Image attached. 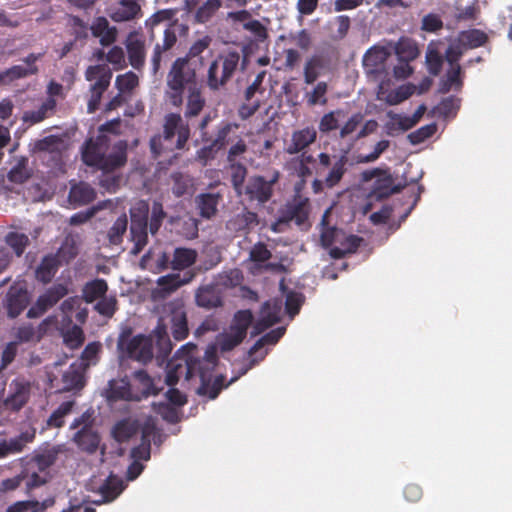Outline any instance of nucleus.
<instances>
[{
  "label": "nucleus",
  "instance_id": "f257e3e1",
  "mask_svg": "<svg viewBox=\"0 0 512 512\" xmlns=\"http://www.w3.org/2000/svg\"><path fill=\"white\" fill-rule=\"evenodd\" d=\"M168 329L176 341L189 336L188 318L182 300L175 299L163 305L156 328L150 335L132 336V328L122 329L117 340V349L121 357L147 364L153 359L162 366L169 358L173 344Z\"/></svg>",
  "mask_w": 512,
  "mask_h": 512
},
{
  "label": "nucleus",
  "instance_id": "f03ea898",
  "mask_svg": "<svg viewBox=\"0 0 512 512\" xmlns=\"http://www.w3.org/2000/svg\"><path fill=\"white\" fill-rule=\"evenodd\" d=\"M107 146L101 138L86 141L82 150V160L90 167L97 168L103 173H111L127 162V143L119 141L113 147V151L106 155Z\"/></svg>",
  "mask_w": 512,
  "mask_h": 512
},
{
  "label": "nucleus",
  "instance_id": "7ed1b4c3",
  "mask_svg": "<svg viewBox=\"0 0 512 512\" xmlns=\"http://www.w3.org/2000/svg\"><path fill=\"white\" fill-rule=\"evenodd\" d=\"M168 91L166 96L174 107L183 104V93L200 86L197 81L196 65L188 58H177L171 65L166 77Z\"/></svg>",
  "mask_w": 512,
  "mask_h": 512
},
{
  "label": "nucleus",
  "instance_id": "20e7f679",
  "mask_svg": "<svg viewBox=\"0 0 512 512\" xmlns=\"http://www.w3.org/2000/svg\"><path fill=\"white\" fill-rule=\"evenodd\" d=\"M246 67V57L236 49H227L217 55L210 63L206 83L210 90L217 91L227 85L236 71Z\"/></svg>",
  "mask_w": 512,
  "mask_h": 512
},
{
  "label": "nucleus",
  "instance_id": "39448f33",
  "mask_svg": "<svg viewBox=\"0 0 512 512\" xmlns=\"http://www.w3.org/2000/svg\"><path fill=\"white\" fill-rule=\"evenodd\" d=\"M134 384L131 386L124 383L121 387L111 389V397L129 401H140L150 395H156L158 389L155 387L153 379L143 369L133 373Z\"/></svg>",
  "mask_w": 512,
  "mask_h": 512
},
{
  "label": "nucleus",
  "instance_id": "423d86ee",
  "mask_svg": "<svg viewBox=\"0 0 512 512\" xmlns=\"http://www.w3.org/2000/svg\"><path fill=\"white\" fill-rule=\"evenodd\" d=\"M112 71L105 64H97L89 66L85 71V79L87 81H94L90 86V98L88 100V111L95 112L100 105L103 93L108 89L111 79Z\"/></svg>",
  "mask_w": 512,
  "mask_h": 512
},
{
  "label": "nucleus",
  "instance_id": "0eeeda50",
  "mask_svg": "<svg viewBox=\"0 0 512 512\" xmlns=\"http://www.w3.org/2000/svg\"><path fill=\"white\" fill-rule=\"evenodd\" d=\"M158 418H146L141 428V443L132 448L131 457L136 461H147L151 457V442L156 446H160L167 435L163 428L158 426L156 422Z\"/></svg>",
  "mask_w": 512,
  "mask_h": 512
},
{
  "label": "nucleus",
  "instance_id": "6e6552de",
  "mask_svg": "<svg viewBox=\"0 0 512 512\" xmlns=\"http://www.w3.org/2000/svg\"><path fill=\"white\" fill-rule=\"evenodd\" d=\"M348 157L346 154L340 156H331L328 153L321 152L318 155V165L316 173L321 176L323 171L330 167L329 172L323 178L325 187L332 189L337 186L347 172Z\"/></svg>",
  "mask_w": 512,
  "mask_h": 512
},
{
  "label": "nucleus",
  "instance_id": "1a4fd4ad",
  "mask_svg": "<svg viewBox=\"0 0 512 512\" xmlns=\"http://www.w3.org/2000/svg\"><path fill=\"white\" fill-rule=\"evenodd\" d=\"M130 234L134 246L131 253L138 255L148 242V205L143 203L139 207L131 209Z\"/></svg>",
  "mask_w": 512,
  "mask_h": 512
},
{
  "label": "nucleus",
  "instance_id": "9d476101",
  "mask_svg": "<svg viewBox=\"0 0 512 512\" xmlns=\"http://www.w3.org/2000/svg\"><path fill=\"white\" fill-rule=\"evenodd\" d=\"M176 135L175 148L182 150L190 138V127L180 114L169 113L164 118L162 137L164 141L171 142Z\"/></svg>",
  "mask_w": 512,
  "mask_h": 512
},
{
  "label": "nucleus",
  "instance_id": "9b49d317",
  "mask_svg": "<svg viewBox=\"0 0 512 512\" xmlns=\"http://www.w3.org/2000/svg\"><path fill=\"white\" fill-rule=\"evenodd\" d=\"M167 362V371L165 376V383L174 387L181 375H185L187 380L193 378L197 374H201V362L199 359L195 357H188L185 359V363L180 362L176 359H172L168 361V359L164 362Z\"/></svg>",
  "mask_w": 512,
  "mask_h": 512
},
{
  "label": "nucleus",
  "instance_id": "f8f14e48",
  "mask_svg": "<svg viewBox=\"0 0 512 512\" xmlns=\"http://www.w3.org/2000/svg\"><path fill=\"white\" fill-rule=\"evenodd\" d=\"M309 216V199L296 195L292 201L288 202L283 209L280 210L278 217L279 224H289L294 222L297 226L307 223Z\"/></svg>",
  "mask_w": 512,
  "mask_h": 512
},
{
  "label": "nucleus",
  "instance_id": "ddd939ff",
  "mask_svg": "<svg viewBox=\"0 0 512 512\" xmlns=\"http://www.w3.org/2000/svg\"><path fill=\"white\" fill-rule=\"evenodd\" d=\"M68 294L67 286L61 283L55 284L41 294L35 304L28 310V318H37L43 315L48 309L57 304Z\"/></svg>",
  "mask_w": 512,
  "mask_h": 512
},
{
  "label": "nucleus",
  "instance_id": "4468645a",
  "mask_svg": "<svg viewBox=\"0 0 512 512\" xmlns=\"http://www.w3.org/2000/svg\"><path fill=\"white\" fill-rule=\"evenodd\" d=\"M279 179V172H275L270 180L263 176H253L249 179L245 188V193L250 200H256L259 203H266L270 200L273 193V185Z\"/></svg>",
  "mask_w": 512,
  "mask_h": 512
},
{
  "label": "nucleus",
  "instance_id": "2eb2a0df",
  "mask_svg": "<svg viewBox=\"0 0 512 512\" xmlns=\"http://www.w3.org/2000/svg\"><path fill=\"white\" fill-rule=\"evenodd\" d=\"M29 304L27 289L19 284L11 285L5 297V308L10 318L19 316Z\"/></svg>",
  "mask_w": 512,
  "mask_h": 512
},
{
  "label": "nucleus",
  "instance_id": "dca6fc26",
  "mask_svg": "<svg viewBox=\"0 0 512 512\" xmlns=\"http://www.w3.org/2000/svg\"><path fill=\"white\" fill-rule=\"evenodd\" d=\"M30 384L22 380H14L10 384V394L4 401V407L10 412H18L28 401Z\"/></svg>",
  "mask_w": 512,
  "mask_h": 512
},
{
  "label": "nucleus",
  "instance_id": "f3484780",
  "mask_svg": "<svg viewBox=\"0 0 512 512\" xmlns=\"http://www.w3.org/2000/svg\"><path fill=\"white\" fill-rule=\"evenodd\" d=\"M176 42L177 36L174 29H165L162 43H156L151 56V70L154 75L159 72L162 59L167 56V53L173 48Z\"/></svg>",
  "mask_w": 512,
  "mask_h": 512
},
{
  "label": "nucleus",
  "instance_id": "a211bd4d",
  "mask_svg": "<svg viewBox=\"0 0 512 512\" xmlns=\"http://www.w3.org/2000/svg\"><path fill=\"white\" fill-rule=\"evenodd\" d=\"M35 434V428H30L14 438L0 442V459L22 452L28 443L34 441Z\"/></svg>",
  "mask_w": 512,
  "mask_h": 512
},
{
  "label": "nucleus",
  "instance_id": "6ab92c4d",
  "mask_svg": "<svg viewBox=\"0 0 512 512\" xmlns=\"http://www.w3.org/2000/svg\"><path fill=\"white\" fill-rule=\"evenodd\" d=\"M316 139L317 131L314 127H305L303 129L295 130L286 147V152L290 155L297 154L313 144Z\"/></svg>",
  "mask_w": 512,
  "mask_h": 512
},
{
  "label": "nucleus",
  "instance_id": "aec40b11",
  "mask_svg": "<svg viewBox=\"0 0 512 512\" xmlns=\"http://www.w3.org/2000/svg\"><path fill=\"white\" fill-rule=\"evenodd\" d=\"M126 50L130 65L135 70L141 71L146 60L144 40L137 38L133 33H131L126 41Z\"/></svg>",
  "mask_w": 512,
  "mask_h": 512
},
{
  "label": "nucleus",
  "instance_id": "412c9836",
  "mask_svg": "<svg viewBox=\"0 0 512 512\" xmlns=\"http://www.w3.org/2000/svg\"><path fill=\"white\" fill-rule=\"evenodd\" d=\"M280 321V307L276 304L272 305L266 301L260 310V317L253 327V336L264 332L274 324Z\"/></svg>",
  "mask_w": 512,
  "mask_h": 512
},
{
  "label": "nucleus",
  "instance_id": "4be33fe9",
  "mask_svg": "<svg viewBox=\"0 0 512 512\" xmlns=\"http://www.w3.org/2000/svg\"><path fill=\"white\" fill-rule=\"evenodd\" d=\"M142 425L137 418H121L112 428V437L118 443L128 442L141 432Z\"/></svg>",
  "mask_w": 512,
  "mask_h": 512
},
{
  "label": "nucleus",
  "instance_id": "5701e85b",
  "mask_svg": "<svg viewBox=\"0 0 512 512\" xmlns=\"http://www.w3.org/2000/svg\"><path fill=\"white\" fill-rule=\"evenodd\" d=\"M258 223L257 213L245 209L230 218L226 223V228L234 233H249Z\"/></svg>",
  "mask_w": 512,
  "mask_h": 512
},
{
  "label": "nucleus",
  "instance_id": "b1692460",
  "mask_svg": "<svg viewBox=\"0 0 512 512\" xmlns=\"http://www.w3.org/2000/svg\"><path fill=\"white\" fill-rule=\"evenodd\" d=\"M197 306L213 309L222 306V296L217 285H205L198 288L195 294Z\"/></svg>",
  "mask_w": 512,
  "mask_h": 512
},
{
  "label": "nucleus",
  "instance_id": "393cba45",
  "mask_svg": "<svg viewBox=\"0 0 512 512\" xmlns=\"http://www.w3.org/2000/svg\"><path fill=\"white\" fill-rule=\"evenodd\" d=\"M95 198L96 191L90 184L81 181L71 185L68 200L75 207L87 205L93 202Z\"/></svg>",
  "mask_w": 512,
  "mask_h": 512
},
{
  "label": "nucleus",
  "instance_id": "a878e982",
  "mask_svg": "<svg viewBox=\"0 0 512 512\" xmlns=\"http://www.w3.org/2000/svg\"><path fill=\"white\" fill-rule=\"evenodd\" d=\"M393 182L391 174L388 173V171H385L383 175L374 182L371 192L372 196L377 200H381L399 193L403 189V186L394 185Z\"/></svg>",
  "mask_w": 512,
  "mask_h": 512
},
{
  "label": "nucleus",
  "instance_id": "bb28decb",
  "mask_svg": "<svg viewBox=\"0 0 512 512\" xmlns=\"http://www.w3.org/2000/svg\"><path fill=\"white\" fill-rule=\"evenodd\" d=\"M221 198L219 193H201L197 195L195 203L199 210V215L205 219L214 217L217 214Z\"/></svg>",
  "mask_w": 512,
  "mask_h": 512
},
{
  "label": "nucleus",
  "instance_id": "cd10ccee",
  "mask_svg": "<svg viewBox=\"0 0 512 512\" xmlns=\"http://www.w3.org/2000/svg\"><path fill=\"white\" fill-rule=\"evenodd\" d=\"M166 398L169 403L160 402L158 404L154 403L155 412L160 414L161 416H175V411L171 406H183L187 402V397L185 394L180 392L178 389L171 387L166 392Z\"/></svg>",
  "mask_w": 512,
  "mask_h": 512
},
{
  "label": "nucleus",
  "instance_id": "c85d7f7f",
  "mask_svg": "<svg viewBox=\"0 0 512 512\" xmlns=\"http://www.w3.org/2000/svg\"><path fill=\"white\" fill-rule=\"evenodd\" d=\"M90 29L94 37L100 38L102 46H109L116 41V28L111 27L108 20L103 16L97 17Z\"/></svg>",
  "mask_w": 512,
  "mask_h": 512
},
{
  "label": "nucleus",
  "instance_id": "c756f323",
  "mask_svg": "<svg viewBox=\"0 0 512 512\" xmlns=\"http://www.w3.org/2000/svg\"><path fill=\"white\" fill-rule=\"evenodd\" d=\"M60 266L61 260L57 259V256H54V254L44 256L36 268V279L43 284L51 282Z\"/></svg>",
  "mask_w": 512,
  "mask_h": 512
},
{
  "label": "nucleus",
  "instance_id": "7c9ffc66",
  "mask_svg": "<svg viewBox=\"0 0 512 512\" xmlns=\"http://www.w3.org/2000/svg\"><path fill=\"white\" fill-rule=\"evenodd\" d=\"M387 53L384 48H371L363 57V65L369 74H379L385 67Z\"/></svg>",
  "mask_w": 512,
  "mask_h": 512
},
{
  "label": "nucleus",
  "instance_id": "2f4dec72",
  "mask_svg": "<svg viewBox=\"0 0 512 512\" xmlns=\"http://www.w3.org/2000/svg\"><path fill=\"white\" fill-rule=\"evenodd\" d=\"M456 40L466 51L484 46L488 42L489 37L480 29H469L459 32Z\"/></svg>",
  "mask_w": 512,
  "mask_h": 512
},
{
  "label": "nucleus",
  "instance_id": "473e14b6",
  "mask_svg": "<svg viewBox=\"0 0 512 512\" xmlns=\"http://www.w3.org/2000/svg\"><path fill=\"white\" fill-rule=\"evenodd\" d=\"M139 14L141 7L137 0H120L119 7L110 14V18L115 22H126L135 19Z\"/></svg>",
  "mask_w": 512,
  "mask_h": 512
},
{
  "label": "nucleus",
  "instance_id": "72a5a7b5",
  "mask_svg": "<svg viewBox=\"0 0 512 512\" xmlns=\"http://www.w3.org/2000/svg\"><path fill=\"white\" fill-rule=\"evenodd\" d=\"M57 102L54 98L48 97L38 109L24 113L23 120L31 125L42 122L52 116L56 110Z\"/></svg>",
  "mask_w": 512,
  "mask_h": 512
},
{
  "label": "nucleus",
  "instance_id": "f704fd0d",
  "mask_svg": "<svg viewBox=\"0 0 512 512\" xmlns=\"http://www.w3.org/2000/svg\"><path fill=\"white\" fill-rule=\"evenodd\" d=\"M205 104L206 100L202 94L201 86L188 90L184 117L189 119L198 116Z\"/></svg>",
  "mask_w": 512,
  "mask_h": 512
},
{
  "label": "nucleus",
  "instance_id": "c9c22d12",
  "mask_svg": "<svg viewBox=\"0 0 512 512\" xmlns=\"http://www.w3.org/2000/svg\"><path fill=\"white\" fill-rule=\"evenodd\" d=\"M63 389L70 391L84 386V371L81 365L72 364L62 375Z\"/></svg>",
  "mask_w": 512,
  "mask_h": 512
},
{
  "label": "nucleus",
  "instance_id": "e433bc0d",
  "mask_svg": "<svg viewBox=\"0 0 512 512\" xmlns=\"http://www.w3.org/2000/svg\"><path fill=\"white\" fill-rule=\"evenodd\" d=\"M108 290V284L106 280L97 278L87 282L82 289V297L85 302L92 303L97 299H101L105 296Z\"/></svg>",
  "mask_w": 512,
  "mask_h": 512
},
{
  "label": "nucleus",
  "instance_id": "4c0bfd02",
  "mask_svg": "<svg viewBox=\"0 0 512 512\" xmlns=\"http://www.w3.org/2000/svg\"><path fill=\"white\" fill-rule=\"evenodd\" d=\"M197 259V252L191 248L178 247L174 250L171 260L173 270H183L192 266Z\"/></svg>",
  "mask_w": 512,
  "mask_h": 512
},
{
  "label": "nucleus",
  "instance_id": "58836bf2",
  "mask_svg": "<svg viewBox=\"0 0 512 512\" xmlns=\"http://www.w3.org/2000/svg\"><path fill=\"white\" fill-rule=\"evenodd\" d=\"M75 441L82 450L93 453L98 449L100 437L97 432L83 428L76 433Z\"/></svg>",
  "mask_w": 512,
  "mask_h": 512
},
{
  "label": "nucleus",
  "instance_id": "ea45409f",
  "mask_svg": "<svg viewBox=\"0 0 512 512\" xmlns=\"http://www.w3.org/2000/svg\"><path fill=\"white\" fill-rule=\"evenodd\" d=\"M60 452H62L61 446H52L36 453L32 461L36 464L39 471L43 472L55 464Z\"/></svg>",
  "mask_w": 512,
  "mask_h": 512
},
{
  "label": "nucleus",
  "instance_id": "a19ab883",
  "mask_svg": "<svg viewBox=\"0 0 512 512\" xmlns=\"http://www.w3.org/2000/svg\"><path fill=\"white\" fill-rule=\"evenodd\" d=\"M461 99L456 96H448L442 99L433 112L443 118L455 117L460 108Z\"/></svg>",
  "mask_w": 512,
  "mask_h": 512
},
{
  "label": "nucleus",
  "instance_id": "79ce46f5",
  "mask_svg": "<svg viewBox=\"0 0 512 512\" xmlns=\"http://www.w3.org/2000/svg\"><path fill=\"white\" fill-rule=\"evenodd\" d=\"M390 121L386 123L387 133L392 135L395 131H407L415 126V120L410 116H403L393 112H388Z\"/></svg>",
  "mask_w": 512,
  "mask_h": 512
},
{
  "label": "nucleus",
  "instance_id": "37998d69",
  "mask_svg": "<svg viewBox=\"0 0 512 512\" xmlns=\"http://www.w3.org/2000/svg\"><path fill=\"white\" fill-rule=\"evenodd\" d=\"M237 129H239V124L235 122H221L217 126L214 139H211V141L215 146L222 150L231 141L230 134Z\"/></svg>",
  "mask_w": 512,
  "mask_h": 512
},
{
  "label": "nucleus",
  "instance_id": "c03bdc74",
  "mask_svg": "<svg viewBox=\"0 0 512 512\" xmlns=\"http://www.w3.org/2000/svg\"><path fill=\"white\" fill-rule=\"evenodd\" d=\"M245 337L246 334L242 333V331H239L234 327H229V331L223 333L219 337L218 342L221 351L228 352L233 350L235 347L242 343Z\"/></svg>",
  "mask_w": 512,
  "mask_h": 512
},
{
  "label": "nucleus",
  "instance_id": "a18cd8bd",
  "mask_svg": "<svg viewBox=\"0 0 512 512\" xmlns=\"http://www.w3.org/2000/svg\"><path fill=\"white\" fill-rule=\"evenodd\" d=\"M395 52L401 62H410L419 55L417 45L409 39H401L395 47Z\"/></svg>",
  "mask_w": 512,
  "mask_h": 512
},
{
  "label": "nucleus",
  "instance_id": "49530a36",
  "mask_svg": "<svg viewBox=\"0 0 512 512\" xmlns=\"http://www.w3.org/2000/svg\"><path fill=\"white\" fill-rule=\"evenodd\" d=\"M221 7V0H206L195 13L196 21L202 24L208 22Z\"/></svg>",
  "mask_w": 512,
  "mask_h": 512
},
{
  "label": "nucleus",
  "instance_id": "de8ad7c7",
  "mask_svg": "<svg viewBox=\"0 0 512 512\" xmlns=\"http://www.w3.org/2000/svg\"><path fill=\"white\" fill-rule=\"evenodd\" d=\"M191 277L192 276L188 278H181L180 274H168L160 277L157 280V284L164 293L169 294L180 288L182 285L187 284L191 280Z\"/></svg>",
  "mask_w": 512,
  "mask_h": 512
},
{
  "label": "nucleus",
  "instance_id": "09e8293b",
  "mask_svg": "<svg viewBox=\"0 0 512 512\" xmlns=\"http://www.w3.org/2000/svg\"><path fill=\"white\" fill-rule=\"evenodd\" d=\"M230 171L231 183L235 190H240L247 176V167L242 161L227 162Z\"/></svg>",
  "mask_w": 512,
  "mask_h": 512
},
{
  "label": "nucleus",
  "instance_id": "8fccbe9b",
  "mask_svg": "<svg viewBox=\"0 0 512 512\" xmlns=\"http://www.w3.org/2000/svg\"><path fill=\"white\" fill-rule=\"evenodd\" d=\"M122 490H123L122 481L110 476L100 486L99 493L101 496L105 497L106 500L111 502V501L115 500L120 495Z\"/></svg>",
  "mask_w": 512,
  "mask_h": 512
},
{
  "label": "nucleus",
  "instance_id": "3c124183",
  "mask_svg": "<svg viewBox=\"0 0 512 512\" xmlns=\"http://www.w3.org/2000/svg\"><path fill=\"white\" fill-rule=\"evenodd\" d=\"M284 333H285V328L284 327H278V328L273 329L270 332L264 334L250 348L249 355L252 356L258 350H260L264 345L276 344L280 340V338L284 335Z\"/></svg>",
  "mask_w": 512,
  "mask_h": 512
},
{
  "label": "nucleus",
  "instance_id": "603ef678",
  "mask_svg": "<svg viewBox=\"0 0 512 512\" xmlns=\"http://www.w3.org/2000/svg\"><path fill=\"white\" fill-rule=\"evenodd\" d=\"M127 226V216L123 214L118 217L108 231L109 242L113 245H119L122 242L123 235L127 230Z\"/></svg>",
  "mask_w": 512,
  "mask_h": 512
},
{
  "label": "nucleus",
  "instance_id": "864d4df0",
  "mask_svg": "<svg viewBox=\"0 0 512 512\" xmlns=\"http://www.w3.org/2000/svg\"><path fill=\"white\" fill-rule=\"evenodd\" d=\"M6 243L13 249L15 254L20 257L29 245L30 240L24 233L9 232L6 235Z\"/></svg>",
  "mask_w": 512,
  "mask_h": 512
},
{
  "label": "nucleus",
  "instance_id": "5fc2aeb1",
  "mask_svg": "<svg viewBox=\"0 0 512 512\" xmlns=\"http://www.w3.org/2000/svg\"><path fill=\"white\" fill-rule=\"evenodd\" d=\"M226 387L225 376L218 375L212 383L204 382L199 388V393L208 396L209 399H215Z\"/></svg>",
  "mask_w": 512,
  "mask_h": 512
},
{
  "label": "nucleus",
  "instance_id": "6e6d98bb",
  "mask_svg": "<svg viewBox=\"0 0 512 512\" xmlns=\"http://www.w3.org/2000/svg\"><path fill=\"white\" fill-rule=\"evenodd\" d=\"M139 84L138 76L134 72H127L116 77L115 85L120 93L131 92Z\"/></svg>",
  "mask_w": 512,
  "mask_h": 512
},
{
  "label": "nucleus",
  "instance_id": "4d7b16f0",
  "mask_svg": "<svg viewBox=\"0 0 512 512\" xmlns=\"http://www.w3.org/2000/svg\"><path fill=\"white\" fill-rule=\"evenodd\" d=\"M342 114V110L330 111L324 114L319 122V131L321 133H329L336 130L339 127V116Z\"/></svg>",
  "mask_w": 512,
  "mask_h": 512
},
{
  "label": "nucleus",
  "instance_id": "13d9d810",
  "mask_svg": "<svg viewBox=\"0 0 512 512\" xmlns=\"http://www.w3.org/2000/svg\"><path fill=\"white\" fill-rule=\"evenodd\" d=\"M78 254V248L73 240L66 239L60 248L54 253V256H57V259L61 260V265L63 263L68 264L71 262Z\"/></svg>",
  "mask_w": 512,
  "mask_h": 512
},
{
  "label": "nucleus",
  "instance_id": "bf43d9fd",
  "mask_svg": "<svg viewBox=\"0 0 512 512\" xmlns=\"http://www.w3.org/2000/svg\"><path fill=\"white\" fill-rule=\"evenodd\" d=\"M437 131V125L435 123L427 124L419 129L411 132L408 135V139L411 144L418 145L428 138L432 137Z\"/></svg>",
  "mask_w": 512,
  "mask_h": 512
},
{
  "label": "nucleus",
  "instance_id": "052dcab7",
  "mask_svg": "<svg viewBox=\"0 0 512 512\" xmlns=\"http://www.w3.org/2000/svg\"><path fill=\"white\" fill-rule=\"evenodd\" d=\"M248 151V145L242 137H238L237 141L233 143L227 151V162H238L244 159V155Z\"/></svg>",
  "mask_w": 512,
  "mask_h": 512
},
{
  "label": "nucleus",
  "instance_id": "680f3d73",
  "mask_svg": "<svg viewBox=\"0 0 512 512\" xmlns=\"http://www.w3.org/2000/svg\"><path fill=\"white\" fill-rule=\"evenodd\" d=\"M253 314L250 310H239L234 314L232 324L230 327H234L242 333L247 335V330L252 324Z\"/></svg>",
  "mask_w": 512,
  "mask_h": 512
},
{
  "label": "nucleus",
  "instance_id": "e2e57ef3",
  "mask_svg": "<svg viewBox=\"0 0 512 512\" xmlns=\"http://www.w3.org/2000/svg\"><path fill=\"white\" fill-rule=\"evenodd\" d=\"M412 94V87L408 85H402L397 89L390 91L385 97V101L389 105H397L407 100Z\"/></svg>",
  "mask_w": 512,
  "mask_h": 512
},
{
  "label": "nucleus",
  "instance_id": "0e129e2a",
  "mask_svg": "<svg viewBox=\"0 0 512 512\" xmlns=\"http://www.w3.org/2000/svg\"><path fill=\"white\" fill-rule=\"evenodd\" d=\"M165 217L166 213L164 212L162 204L158 201H154L149 223V230L152 235H155L158 232Z\"/></svg>",
  "mask_w": 512,
  "mask_h": 512
},
{
  "label": "nucleus",
  "instance_id": "69168bd1",
  "mask_svg": "<svg viewBox=\"0 0 512 512\" xmlns=\"http://www.w3.org/2000/svg\"><path fill=\"white\" fill-rule=\"evenodd\" d=\"M207 142H209V144L197 150L195 156L196 160L203 166H206L210 161L214 160L218 151H220V149L214 145L210 138Z\"/></svg>",
  "mask_w": 512,
  "mask_h": 512
},
{
  "label": "nucleus",
  "instance_id": "338daca9",
  "mask_svg": "<svg viewBox=\"0 0 512 512\" xmlns=\"http://www.w3.org/2000/svg\"><path fill=\"white\" fill-rule=\"evenodd\" d=\"M327 90L328 86L326 82H318L313 91L307 94V103L310 106H314L316 104L325 105L327 103V99L325 97Z\"/></svg>",
  "mask_w": 512,
  "mask_h": 512
},
{
  "label": "nucleus",
  "instance_id": "774afa93",
  "mask_svg": "<svg viewBox=\"0 0 512 512\" xmlns=\"http://www.w3.org/2000/svg\"><path fill=\"white\" fill-rule=\"evenodd\" d=\"M95 310L102 316L111 318L117 310V300L115 297L101 298L95 305Z\"/></svg>",
  "mask_w": 512,
  "mask_h": 512
}]
</instances>
